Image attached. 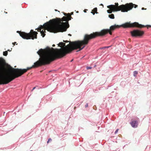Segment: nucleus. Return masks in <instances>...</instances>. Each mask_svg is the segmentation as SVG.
Returning <instances> with one entry per match:
<instances>
[{
    "instance_id": "obj_1",
    "label": "nucleus",
    "mask_w": 151,
    "mask_h": 151,
    "mask_svg": "<svg viewBox=\"0 0 151 151\" xmlns=\"http://www.w3.org/2000/svg\"><path fill=\"white\" fill-rule=\"evenodd\" d=\"M65 42H69V44L65 46V43L60 42L58 45L60 47L63 46V48L60 49H54L52 47L51 48L47 49L46 51L41 49L37 52V53L41 56L39 60L34 63V65L32 67H28L27 69H21L13 68L9 74L12 80L18 78L32 68H36L40 66L49 64L51 62L57 58H60L65 56L67 54L70 53L72 51L69 53H67V50L66 47L68 45H70V41L63 40Z\"/></svg>"
},
{
    "instance_id": "obj_2",
    "label": "nucleus",
    "mask_w": 151,
    "mask_h": 151,
    "mask_svg": "<svg viewBox=\"0 0 151 151\" xmlns=\"http://www.w3.org/2000/svg\"><path fill=\"white\" fill-rule=\"evenodd\" d=\"M64 15L66 16H64L61 19L60 18H56L50 20L48 22L45 24L48 27V29L51 32L56 33L59 32H63L66 31L69 27V25L68 22H65L63 21H68L71 19L72 18L70 13H64Z\"/></svg>"
},
{
    "instance_id": "obj_3",
    "label": "nucleus",
    "mask_w": 151,
    "mask_h": 151,
    "mask_svg": "<svg viewBox=\"0 0 151 151\" xmlns=\"http://www.w3.org/2000/svg\"><path fill=\"white\" fill-rule=\"evenodd\" d=\"M99 36H102L100 32H93L90 35L85 34L83 40L77 41L74 42H70V45H68L66 47L67 50V53H69L74 50L79 49L77 52L83 49L85 46L87 45L89 41Z\"/></svg>"
},
{
    "instance_id": "obj_4",
    "label": "nucleus",
    "mask_w": 151,
    "mask_h": 151,
    "mask_svg": "<svg viewBox=\"0 0 151 151\" xmlns=\"http://www.w3.org/2000/svg\"><path fill=\"white\" fill-rule=\"evenodd\" d=\"M120 27H122L124 28H131L134 27H137L139 28H142L145 27H151V25H147L145 26L143 25L139 24L138 22H135L133 23H131L129 22H126L122 24V25L119 26L118 25H114L111 26L110 27L109 29H104L100 31L102 36H103L108 33H109L110 35H112L111 31H114L116 28H119Z\"/></svg>"
},
{
    "instance_id": "obj_5",
    "label": "nucleus",
    "mask_w": 151,
    "mask_h": 151,
    "mask_svg": "<svg viewBox=\"0 0 151 151\" xmlns=\"http://www.w3.org/2000/svg\"><path fill=\"white\" fill-rule=\"evenodd\" d=\"M115 5H111L107 6L108 8L111 9L114 12H117L121 11L123 12H127L128 11L131 10L134 6L136 8L138 6L133 4L132 3H127L125 5H121L119 6L118 3H115Z\"/></svg>"
},
{
    "instance_id": "obj_6",
    "label": "nucleus",
    "mask_w": 151,
    "mask_h": 151,
    "mask_svg": "<svg viewBox=\"0 0 151 151\" xmlns=\"http://www.w3.org/2000/svg\"><path fill=\"white\" fill-rule=\"evenodd\" d=\"M4 62L3 58H0V85L7 84V76L4 75V68L1 65Z\"/></svg>"
},
{
    "instance_id": "obj_7",
    "label": "nucleus",
    "mask_w": 151,
    "mask_h": 151,
    "mask_svg": "<svg viewBox=\"0 0 151 151\" xmlns=\"http://www.w3.org/2000/svg\"><path fill=\"white\" fill-rule=\"evenodd\" d=\"M17 32L19 33L20 36L24 39L28 40L32 39L34 40L37 38V35L38 33L34 31L32 29H31L30 32L28 33L19 31H17Z\"/></svg>"
},
{
    "instance_id": "obj_8",
    "label": "nucleus",
    "mask_w": 151,
    "mask_h": 151,
    "mask_svg": "<svg viewBox=\"0 0 151 151\" xmlns=\"http://www.w3.org/2000/svg\"><path fill=\"white\" fill-rule=\"evenodd\" d=\"M131 34L133 37H140L142 36L144 33L143 31L139 30H134L131 32Z\"/></svg>"
},
{
    "instance_id": "obj_9",
    "label": "nucleus",
    "mask_w": 151,
    "mask_h": 151,
    "mask_svg": "<svg viewBox=\"0 0 151 151\" xmlns=\"http://www.w3.org/2000/svg\"><path fill=\"white\" fill-rule=\"evenodd\" d=\"M46 23H45L43 26L41 25L40 27L38 28L37 31L40 32L41 30L42 29H44V30H47L48 31H49L50 32L54 33V32H51L50 30L48 29V27L47 25H45V24Z\"/></svg>"
},
{
    "instance_id": "obj_10",
    "label": "nucleus",
    "mask_w": 151,
    "mask_h": 151,
    "mask_svg": "<svg viewBox=\"0 0 151 151\" xmlns=\"http://www.w3.org/2000/svg\"><path fill=\"white\" fill-rule=\"evenodd\" d=\"M130 124L132 127L136 128L138 125V122L137 120H134L132 121Z\"/></svg>"
},
{
    "instance_id": "obj_11",
    "label": "nucleus",
    "mask_w": 151,
    "mask_h": 151,
    "mask_svg": "<svg viewBox=\"0 0 151 151\" xmlns=\"http://www.w3.org/2000/svg\"><path fill=\"white\" fill-rule=\"evenodd\" d=\"M40 32V33L42 37H44L45 35V33L46 32L45 30L43 31V30H41Z\"/></svg>"
},
{
    "instance_id": "obj_12",
    "label": "nucleus",
    "mask_w": 151,
    "mask_h": 151,
    "mask_svg": "<svg viewBox=\"0 0 151 151\" xmlns=\"http://www.w3.org/2000/svg\"><path fill=\"white\" fill-rule=\"evenodd\" d=\"M93 12H92V13H93V14L94 15L95 14V13H97V8H95L93 10Z\"/></svg>"
},
{
    "instance_id": "obj_13",
    "label": "nucleus",
    "mask_w": 151,
    "mask_h": 151,
    "mask_svg": "<svg viewBox=\"0 0 151 151\" xmlns=\"http://www.w3.org/2000/svg\"><path fill=\"white\" fill-rule=\"evenodd\" d=\"M109 17L111 19H114V15L113 14L109 15Z\"/></svg>"
},
{
    "instance_id": "obj_14",
    "label": "nucleus",
    "mask_w": 151,
    "mask_h": 151,
    "mask_svg": "<svg viewBox=\"0 0 151 151\" xmlns=\"http://www.w3.org/2000/svg\"><path fill=\"white\" fill-rule=\"evenodd\" d=\"M8 54L7 51H5L3 52V55L5 56H6Z\"/></svg>"
},
{
    "instance_id": "obj_15",
    "label": "nucleus",
    "mask_w": 151,
    "mask_h": 151,
    "mask_svg": "<svg viewBox=\"0 0 151 151\" xmlns=\"http://www.w3.org/2000/svg\"><path fill=\"white\" fill-rule=\"evenodd\" d=\"M113 11L111 9H109L107 10V12L108 13H111Z\"/></svg>"
},
{
    "instance_id": "obj_16",
    "label": "nucleus",
    "mask_w": 151,
    "mask_h": 151,
    "mask_svg": "<svg viewBox=\"0 0 151 151\" xmlns=\"http://www.w3.org/2000/svg\"><path fill=\"white\" fill-rule=\"evenodd\" d=\"M138 74V72L137 71H134V76L136 77Z\"/></svg>"
},
{
    "instance_id": "obj_17",
    "label": "nucleus",
    "mask_w": 151,
    "mask_h": 151,
    "mask_svg": "<svg viewBox=\"0 0 151 151\" xmlns=\"http://www.w3.org/2000/svg\"><path fill=\"white\" fill-rule=\"evenodd\" d=\"M52 141V139L51 138H49L48 139V141L47 142V143H48L49 142L51 141Z\"/></svg>"
},
{
    "instance_id": "obj_18",
    "label": "nucleus",
    "mask_w": 151,
    "mask_h": 151,
    "mask_svg": "<svg viewBox=\"0 0 151 151\" xmlns=\"http://www.w3.org/2000/svg\"><path fill=\"white\" fill-rule=\"evenodd\" d=\"M119 130V129H117L115 131V134H116V133H117L118 130Z\"/></svg>"
},
{
    "instance_id": "obj_19",
    "label": "nucleus",
    "mask_w": 151,
    "mask_h": 151,
    "mask_svg": "<svg viewBox=\"0 0 151 151\" xmlns=\"http://www.w3.org/2000/svg\"><path fill=\"white\" fill-rule=\"evenodd\" d=\"M88 103H87L85 105V107L86 108L88 107Z\"/></svg>"
},
{
    "instance_id": "obj_20",
    "label": "nucleus",
    "mask_w": 151,
    "mask_h": 151,
    "mask_svg": "<svg viewBox=\"0 0 151 151\" xmlns=\"http://www.w3.org/2000/svg\"><path fill=\"white\" fill-rule=\"evenodd\" d=\"M92 68L91 67H87V69H91Z\"/></svg>"
},
{
    "instance_id": "obj_21",
    "label": "nucleus",
    "mask_w": 151,
    "mask_h": 151,
    "mask_svg": "<svg viewBox=\"0 0 151 151\" xmlns=\"http://www.w3.org/2000/svg\"><path fill=\"white\" fill-rule=\"evenodd\" d=\"M16 42H14L12 43V44L14 45H15V44H16Z\"/></svg>"
},
{
    "instance_id": "obj_22",
    "label": "nucleus",
    "mask_w": 151,
    "mask_h": 151,
    "mask_svg": "<svg viewBox=\"0 0 151 151\" xmlns=\"http://www.w3.org/2000/svg\"><path fill=\"white\" fill-rule=\"evenodd\" d=\"M109 47H109V46L108 47H104V48H109Z\"/></svg>"
},
{
    "instance_id": "obj_23",
    "label": "nucleus",
    "mask_w": 151,
    "mask_h": 151,
    "mask_svg": "<svg viewBox=\"0 0 151 151\" xmlns=\"http://www.w3.org/2000/svg\"><path fill=\"white\" fill-rule=\"evenodd\" d=\"M109 47H109V46L108 47H104V48H109Z\"/></svg>"
},
{
    "instance_id": "obj_24",
    "label": "nucleus",
    "mask_w": 151,
    "mask_h": 151,
    "mask_svg": "<svg viewBox=\"0 0 151 151\" xmlns=\"http://www.w3.org/2000/svg\"><path fill=\"white\" fill-rule=\"evenodd\" d=\"M35 87H34L33 89H32V91H33V90H34V89H35Z\"/></svg>"
},
{
    "instance_id": "obj_25",
    "label": "nucleus",
    "mask_w": 151,
    "mask_h": 151,
    "mask_svg": "<svg viewBox=\"0 0 151 151\" xmlns=\"http://www.w3.org/2000/svg\"><path fill=\"white\" fill-rule=\"evenodd\" d=\"M4 13H5L6 14H7V12H6L5 11L4 12Z\"/></svg>"
},
{
    "instance_id": "obj_26",
    "label": "nucleus",
    "mask_w": 151,
    "mask_h": 151,
    "mask_svg": "<svg viewBox=\"0 0 151 151\" xmlns=\"http://www.w3.org/2000/svg\"><path fill=\"white\" fill-rule=\"evenodd\" d=\"M55 11H58V12H60V11L57 10V9H55Z\"/></svg>"
},
{
    "instance_id": "obj_27",
    "label": "nucleus",
    "mask_w": 151,
    "mask_h": 151,
    "mask_svg": "<svg viewBox=\"0 0 151 151\" xmlns=\"http://www.w3.org/2000/svg\"><path fill=\"white\" fill-rule=\"evenodd\" d=\"M71 14H70V15H72V14H73V12H71Z\"/></svg>"
},
{
    "instance_id": "obj_28",
    "label": "nucleus",
    "mask_w": 151,
    "mask_h": 151,
    "mask_svg": "<svg viewBox=\"0 0 151 151\" xmlns=\"http://www.w3.org/2000/svg\"><path fill=\"white\" fill-rule=\"evenodd\" d=\"M52 46L53 47H54V46H55V45L53 44V45H52Z\"/></svg>"
},
{
    "instance_id": "obj_29",
    "label": "nucleus",
    "mask_w": 151,
    "mask_h": 151,
    "mask_svg": "<svg viewBox=\"0 0 151 151\" xmlns=\"http://www.w3.org/2000/svg\"><path fill=\"white\" fill-rule=\"evenodd\" d=\"M84 11L85 12H86V10H84Z\"/></svg>"
},
{
    "instance_id": "obj_30",
    "label": "nucleus",
    "mask_w": 151,
    "mask_h": 151,
    "mask_svg": "<svg viewBox=\"0 0 151 151\" xmlns=\"http://www.w3.org/2000/svg\"><path fill=\"white\" fill-rule=\"evenodd\" d=\"M144 9V8H142V10H143V9Z\"/></svg>"
},
{
    "instance_id": "obj_31",
    "label": "nucleus",
    "mask_w": 151,
    "mask_h": 151,
    "mask_svg": "<svg viewBox=\"0 0 151 151\" xmlns=\"http://www.w3.org/2000/svg\"><path fill=\"white\" fill-rule=\"evenodd\" d=\"M68 35L69 36H71V35H70V34H68Z\"/></svg>"
},
{
    "instance_id": "obj_32",
    "label": "nucleus",
    "mask_w": 151,
    "mask_h": 151,
    "mask_svg": "<svg viewBox=\"0 0 151 151\" xmlns=\"http://www.w3.org/2000/svg\"><path fill=\"white\" fill-rule=\"evenodd\" d=\"M101 5H102V6H103V4H101Z\"/></svg>"
},
{
    "instance_id": "obj_33",
    "label": "nucleus",
    "mask_w": 151,
    "mask_h": 151,
    "mask_svg": "<svg viewBox=\"0 0 151 151\" xmlns=\"http://www.w3.org/2000/svg\"><path fill=\"white\" fill-rule=\"evenodd\" d=\"M76 108V107H74V109H75V108Z\"/></svg>"
},
{
    "instance_id": "obj_34",
    "label": "nucleus",
    "mask_w": 151,
    "mask_h": 151,
    "mask_svg": "<svg viewBox=\"0 0 151 151\" xmlns=\"http://www.w3.org/2000/svg\"><path fill=\"white\" fill-rule=\"evenodd\" d=\"M8 51H10L9 50H8Z\"/></svg>"
},
{
    "instance_id": "obj_35",
    "label": "nucleus",
    "mask_w": 151,
    "mask_h": 151,
    "mask_svg": "<svg viewBox=\"0 0 151 151\" xmlns=\"http://www.w3.org/2000/svg\"><path fill=\"white\" fill-rule=\"evenodd\" d=\"M32 151V150H31V151Z\"/></svg>"
}]
</instances>
